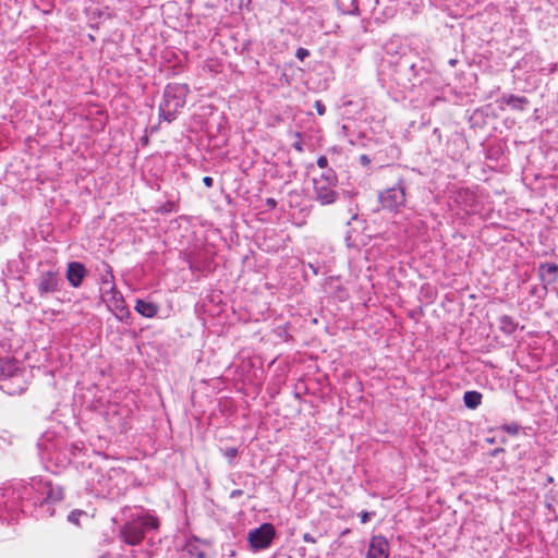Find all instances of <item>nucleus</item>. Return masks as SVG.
<instances>
[{
  "label": "nucleus",
  "instance_id": "31",
  "mask_svg": "<svg viewBox=\"0 0 558 558\" xmlns=\"http://www.w3.org/2000/svg\"><path fill=\"white\" fill-rule=\"evenodd\" d=\"M371 162H372V160L367 155L363 154L360 156V163L362 166L367 167L368 165H371Z\"/></svg>",
  "mask_w": 558,
  "mask_h": 558
},
{
  "label": "nucleus",
  "instance_id": "39",
  "mask_svg": "<svg viewBox=\"0 0 558 558\" xmlns=\"http://www.w3.org/2000/svg\"><path fill=\"white\" fill-rule=\"evenodd\" d=\"M456 63H457V60H454V59L449 60V64H450V65L454 66V65H456Z\"/></svg>",
  "mask_w": 558,
  "mask_h": 558
},
{
  "label": "nucleus",
  "instance_id": "25",
  "mask_svg": "<svg viewBox=\"0 0 558 558\" xmlns=\"http://www.w3.org/2000/svg\"><path fill=\"white\" fill-rule=\"evenodd\" d=\"M310 56V51L306 49V48H298L296 49V52H295V57L300 60V61H303L305 58H307Z\"/></svg>",
  "mask_w": 558,
  "mask_h": 558
},
{
  "label": "nucleus",
  "instance_id": "27",
  "mask_svg": "<svg viewBox=\"0 0 558 558\" xmlns=\"http://www.w3.org/2000/svg\"><path fill=\"white\" fill-rule=\"evenodd\" d=\"M317 166L320 168V169H327L329 168L328 167V159L326 156H319L317 161H316Z\"/></svg>",
  "mask_w": 558,
  "mask_h": 558
},
{
  "label": "nucleus",
  "instance_id": "18",
  "mask_svg": "<svg viewBox=\"0 0 558 558\" xmlns=\"http://www.w3.org/2000/svg\"><path fill=\"white\" fill-rule=\"evenodd\" d=\"M483 395L476 390H468L463 395L464 405L470 410L477 409L482 403Z\"/></svg>",
  "mask_w": 558,
  "mask_h": 558
},
{
  "label": "nucleus",
  "instance_id": "19",
  "mask_svg": "<svg viewBox=\"0 0 558 558\" xmlns=\"http://www.w3.org/2000/svg\"><path fill=\"white\" fill-rule=\"evenodd\" d=\"M499 329L505 335H512L517 331L519 324L509 315H501L498 318Z\"/></svg>",
  "mask_w": 558,
  "mask_h": 558
},
{
  "label": "nucleus",
  "instance_id": "33",
  "mask_svg": "<svg viewBox=\"0 0 558 558\" xmlns=\"http://www.w3.org/2000/svg\"><path fill=\"white\" fill-rule=\"evenodd\" d=\"M302 538L305 543L315 544L317 542L316 538L312 536L310 533H304Z\"/></svg>",
  "mask_w": 558,
  "mask_h": 558
},
{
  "label": "nucleus",
  "instance_id": "4",
  "mask_svg": "<svg viewBox=\"0 0 558 558\" xmlns=\"http://www.w3.org/2000/svg\"><path fill=\"white\" fill-rule=\"evenodd\" d=\"M0 389L10 396L21 395L27 387L25 368L10 357H0Z\"/></svg>",
  "mask_w": 558,
  "mask_h": 558
},
{
  "label": "nucleus",
  "instance_id": "40",
  "mask_svg": "<svg viewBox=\"0 0 558 558\" xmlns=\"http://www.w3.org/2000/svg\"><path fill=\"white\" fill-rule=\"evenodd\" d=\"M310 267L312 268V270L314 271V274L316 275L317 274V268H315L312 264H310Z\"/></svg>",
  "mask_w": 558,
  "mask_h": 558
},
{
  "label": "nucleus",
  "instance_id": "5",
  "mask_svg": "<svg viewBox=\"0 0 558 558\" xmlns=\"http://www.w3.org/2000/svg\"><path fill=\"white\" fill-rule=\"evenodd\" d=\"M397 66L398 80L402 81L405 78L411 87L423 86L427 88L435 76L432 73V63L424 59L410 63L407 59L401 58Z\"/></svg>",
  "mask_w": 558,
  "mask_h": 558
},
{
  "label": "nucleus",
  "instance_id": "14",
  "mask_svg": "<svg viewBox=\"0 0 558 558\" xmlns=\"http://www.w3.org/2000/svg\"><path fill=\"white\" fill-rule=\"evenodd\" d=\"M389 543L383 535H374L371 538L366 558H388Z\"/></svg>",
  "mask_w": 558,
  "mask_h": 558
},
{
  "label": "nucleus",
  "instance_id": "7",
  "mask_svg": "<svg viewBox=\"0 0 558 558\" xmlns=\"http://www.w3.org/2000/svg\"><path fill=\"white\" fill-rule=\"evenodd\" d=\"M87 488L95 496H107L112 492L111 476L99 468L89 466L85 474Z\"/></svg>",
  "mask_w": 558,
  "mask_h": 558
},
{
  "label": "nucleus",
  "instance_id": "29",
  "mask_svg": "<svg viewBox=\"0 0 558 558\" xmlns=\"http://www.w3.org/2000/svg\"><path fill=\"white\" fill-rule=\"evenodd\" d=\"M265 205L268 209H275L277 207V201L275 198H266L265 201Z\"/></svg>",
  "mask_w": 558,
  "mask_h": 558
},
{
  "label": "nucleus",
  "instance_id": "3",
  "mask_svg": "<svg viewBox=\"0 0 558 558\" xmlns=\"http://www.w3.org/2000/svg\"><path fill=\"white\" fill-rule=\"evenodd\" d=\"M189 92L186 84H168L159 104V118L168 123L174 121L180 110L185 106Z\"/></svg>",
  "mask_w": 558,
  "mask_h": 558
},
{
  "label": "nucleus",
  "instance_id": "41",
  "mask_svg": "<svg viewBox=\"0 0 558 558\" xmlns=\"http://www.w3.org/2000/svg\"><path fill=\"white\" fill-rule=\"evenodd\" d=\"M486 440H487V442H489V444H494V442H495V439H494V438H487Z\"/></svg>",
  "mask_w": 558,
  "mask_h": 558
},
{
  "label": "nucleus",
  "instance_id": "36",
  "mask_svg": "<svg viewBox=\"0 0 558 558\" xmlns=\"http://www.w3.org/2000/svg\"><path fill=\"white\" fill-rule=\"evenodd\" d=\"M504 451H505V449H504V448H501V447H499V448L494 449V450L492 451V453H490V454H492L493 457H497L499 453H501V452H504Z\"/></svg>",
  "mask_w": 558,
  "mask_h": 558
},
{
  "label": "nucleus",
  "instance_id": "26",
  "mask_svg": "<svg viewBox=\"0 0 558 558\" xmlns=\"http://www.w3.org/2000/svg\"><path fill=\"white\" fill-rule=\"evenodd\" d=\"M314 107H315V109H316V111H317V113L319 116H324L325 114L326 107H325V105L323 104L322 100H316Z\"/></svg>",
  "mask_w": 558,
  "mask_h": 558
},
{
  "label": "nucleus",
  "instance_id": "20",
  "mask_svg": "<svg viewBox=\"0 0 558 558\" xmlns=\"http://www.w3.org/2000/svg\"><path fill=\"white\" fill-rule=\"evenodd\" d=\"M189 558H205V553L196 543H189L185 546Z\"/></svg>",
  "mask_w": 558,
  "mask_h": 558
},
{
  "label": "nucleus",
  "instance_id": "24",
  "mask_svg": "<svg viewBox=\"0 0 558 558\" xmlns=\"http://www.w3.org/2000/svg\"><path fill=\"white\" fill-rule=\"evenodd\" d=\"M84 512L81 511V510H74V511H71L70 514L68 515V520L69 522L73 523V524H78V519L83 514Z\"/></svg>",
  "mask_w": 558,
  "mask_h": 558
},
{
  "label": "nucleus",
  "instance_id": "32",
  "mask_svg": "<svg viewBox=\"0 0 558 558\" xmlns=\"http://www.w3.org/2000/svg\"><path fill=\"white\" fill-rule=\"evenodd\" d=\"M530 294L531 295H537L538 298H543L545 296L546 294H543V291L541 290V288L538 287H533L530 291Z\"/></svg>",
  "mask_w": 558,
  "mask_h": 558
},
{
  "label": "nucleus",
  "instance_id": "22",
  "mask_svg": "<svg viewBox=\"0 0 558 558\" xmlns=\"http://www.w3.org/2000/svg\"><path fill=\"white\" fill-rule=\"evenodd\" d=\"M223 457L228 460L230 465L234 464L235 458L239 456V450L235 447H228L221 449Z\"/></svg>",
  "mask_w": 558,
  "mask_h": 558
},
{
  "label": "nucleus",
  "instance_id": "42",
  "mask_svg": "<svg viewBox=\"0 0 558 558\" xmlns=\"http://www.w3.org/2000/svg\"><path fill=\"white\" fill-rule=\"evenodd\" d=\"M554 291H555V293H556V296L558 298V289H557V288H555V289H554Z\"/></svg>",
  "mask_w": 558,
  "mask_h": 558
},
{
  "label": "nucleus",
  "instance_id": "30",
  "mask_svg": "<svg viewBox=\"0 0 558 558\" xmlns=\"http://www.w3.org/2000/svg\"><path fill=\"white\" fill-rule=\"evenodd\" d=\"M373 515H374L373 512H367V511L362 512L361 513V522L362 523H367Z\"/></svg>",
  "mask_w": 558,
  "mask_h": 558
},
{
  "label": "nucleus",
  "instance_id": "15",
  "mask_svg": "<svg viewBox=\"0 0 558 558\" xmlns=\"http://www.w3.org/2000/svg\"><path fill=\"white\" fill-rule=\"evenodd\" d=\"M135 311L146 318H153L158 314L159 306L150 301L138 299L135 304Z\"/></svg>",
  "mask_w": 558,
  "mask_h": 558
},
{
  "label": "nucleus",
  "instance_id": "11",
  "mask_svg": "<svg viewBox=\"0 0 558 558\" xmlns=\"http://www.w3.org/2000/svg\"><path fill=\"white\" fill-rule=\"evenodd\" d=\"M101 300L107 304V307L112 312L118 320H123L125 316L130 315L122 293L116 289L107 291L102 289Z\"/></svg>",
  "mask_w": 558,
  "mask_h": 558
},
{
  "label": "nucleus",
  "instance_id": "9",
  "mask_svg": "<svg viewBox=\"0 0 558 558\" xmlns=\"http://www.w3.org/2000/svg\"><path fill=\"white\" fill-rule=\"evenodd\" d=\"M276 536V529L271 523H263L248 532L247 541L254 551L268 548Z\"/></svg>",
  "mask_w": 558,
  "mask_h": 558
},
{
  "label": "nucleus",
  "instance_id": "34",
  "mask_svg": "<svg viewBox=\"0 0 558 558\" xmlns=\"http://www.w3.org/2000/svg\"><path fill=\"white\" fill-rule=\"evenodd\" d=\"M203 183L206 187H213L214 185V179L211 177H204Z\"/></svg>",
  "mask_w": 558,
  "mask_h": 558
},
{
  "label": "nucleus",
  "instance_id": "37",
  "mask_svg": "<svg viewBox=\"0 0 558 558\" xmlns=\"http://www.w3.org/2000/svg\"><path fill=\"white\" fill-rule=\"evenodd\" d=\"M174 207V203L173 202H168L165 206V211H171Z\"/></svg>",
  "mask_w": 558,
  "mask_h": 558
},
{
  "label": "nucleus",
  "instance_id": "16",
  "mask_svg": "<svg viewBox=\"0 0 558 558\" xmlns=\"http://www.w3.org/2000/svg\"><path fill=\"white\" fill-rule=\"evenodd\" d=\"M104 271L100 276V291L102 292V289H106L107 291H113L117 289L114 283V276L112 271V267L108 263H102Z\"/></svg>",
  "mask_w": 558,
  "mask_h": 558
},
{
  "label": "nucleus",
  "instance_id": "23",
  "mask_svg": "<svg viewBox=\"0 0 558 558\" xmlns=\"http://www.w3.org/2000/svg\"><path fill=\"white\" fill-rule=\"evenodd\" d=\"M520 428H521L520 425L518 423H515V422H512V423H509V424H504L501 426V429L504 432H506L507 434L512 435V436L518 435L519 432H520Z\"/></svg>",
  "mask_w": 558,
  "mask_h": 558
},
{
  "label": "nucleus",
  "instance_id": "35",
  "mask_svg": "<svg viewBox=\"0 0 558 558\" xmlns=\"http://www.w3.org/2000/svg\"><path fill=\"white\" fill-rule=\"evenodd\" d=\"M242 495H243V490L242 489H233L230 493V498L231 499H236V498L241 497Z\"/></svg>",
  "mask_w": 558,
  "mask_h": 558
},
{
  "label": "nucleus",
  "instance_id": "28",
  "mask_svg": "<svg viewBox=\"0 0 558 558\" xmlns=\"http://www.w3.org/2000/svg\"><path fill=\"white\" fill-rule=\"evenodd\" d=\"M350 14H357L359 13V5L354 0L350 1V7L347 10Z\"/></svg>",
  "mask_w": 558,
  "mask_h": 558
},
{
  "label": "nucleus",
  "instance_id": "13",
  "mask_svg": "<svg viewBox=\"0 0 558 558\" xmlns=\"http://www.w3.org/2000/svg\"><path fill=\"white\" fill-rule=\"evenodd\" d=\"M538 277L543 283L541 290L547 294L548 286L558 280V265L555 263H541L538 266Z\"/></svg>",
  "mask_w": 558,
  "mask_h": 558
},
{
  "label": "nucleus",
  "instance_id": "10",
  "mask_svg": "<svg viewBox=\"0 0 558 558\" xmlns=\"http://www.w3.org/2000/svg\"><path fill=\"white\" fill-rule=\"evenodd\" d=\"M313 198L322 206L335 204L341 196L338 183L313 179Z\"/></svg>",
  "mask_w": 558,
  "mask_h": 558
},
{
  "label": "nucleus",
  "instance_id": "43",
  "mask_svg": "<svg viewBox=\"0 0 558 558\" xmlns=\"http://www.w3.org/2000/svg\"><path fill=\"white\" fill-rule=\"evenodd\" d=\"M288 558H293L292 556H288Z\"/></svg>",
  "mask_w": 558,
  "mask_h": 558
},
{
  "label": "nucleus",
  "instance_id": "8",
  "mask_svg": "<svg viewBox=\"0 0 558 558\" xmlns=\"http://www.w3.org/2000/svg\"><path fill=\"white\" fill-rule=\"evenodd\" d=\"M35 286L40 298L61 291L63 280L58 269L49 268L39 271Z\"/></svg>",
  "mask_w": 558,
  "mask_h": 558
},
{
  "label": "nucleus",
  "instance_id": "38",
  "mask_svg": "<svg viewBox=\"0 0 558 558\" xmlns=\"http://www.w3.org/2000/svg\"><path fill=\"white\" fill-rule=\"evenodd\" d=\"M293 147H294L296 150H299V151H302V149H303V148H302L301 143H295V144L293 145Z\"/></svg>",
  "mask_w": 558,
  "mask_h": 558
},
{
  "label": "nucleus",
  "instance_id": "6",
  "mask_svg": "<svg viewBox=\"0 0 558 558\" xmlns=\"http://www.w3.org/2000/svg\"><path fill=\"white\" fill-rule=\"evenodd\" d=\"M410 181L405 177H398L389 187L378 193V202L381 208L391 214H399L405 206Z\"/></svg>",
  "mask_w": 558,
  "mask_h": 558
},
{
  "label": "nucleus",
  "instance_id": "17",
  "mask_svg": "<svg viewBox=\"0 0 558 558\" xmlns=\"http://www.w3.org/2000/svg\"><path fill=\"white\" fill-rule=\"evenodd\" d=\"M501 99L504 104L513 110H524L530 102L526 97L513 94H505Z\"/></svg>",
  "mask_w": 558,
  "mask_h": 558
},
{
  "label": "nucleus",
  "instance_id": "2",
  "mask_svg": "<svg viewBox=\"0 0 558 558\" xmlns=\"http://www.w3.org/2000/svg\"><path fill=\"white\" fill-rule=\"evenodd\" d=\"M121 515L119 538L130 546L141 544L148 531L157 530L159 526L157 517L140 507H124Z\"/></svg>",
  "mask_w": 558,
  "mask_h": 558
},
{
  "label": "nucleus",
  "instance_id": "12",
  "mask_svg": "<svg viewBox=\"0 0 558 558\" xmlns=\"http://www.w3.org/2000/svg\"><path fill=\"white\" fill-rule=\"evenodd\" d=\"M88 275V270L81 262H70L66 266L65 278L72 288H80Z\"/></svg>",
  "mask_w": 558,
  "mask_h": 558
},
{
  "label": "nucleus",
  "instance_id": "21",
  "mask_svg": "<svg viewBox=\"0 0 558 558\" xmlns=\"http://www.w3.org/2000/svg\"><path fill=\"white\" fill-rule=\"evenodd\" d=\"M315 179L323 180L326 182H331V183H338V177H337L335 170L331 168L324 169L322 174Z\"/></svg>",
  "mask_w": 558,
  "mask_h": 558
},
{
  "label": "nucleus",
  "instance_id": "1",
  "mask_svg": "<svg viewBox=\"0 0 558 558\" xmlns=\"http://www.w3.org/2000/svg\"><path fill=\"white\" fill-rule=\"evenodd\" d=\"M63 499V488L49 481L33 477L0 488V523L15 521L20 513L48 518L54 513L53 505Z\"/></svg>",
  "mask_w": 558,
  "mask_h": 558
}]
</instances>
